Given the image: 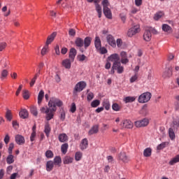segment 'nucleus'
I'll return each instance as SVG.
<instances>
[{
    "label": "nucleus",
    "mask_w": 179,
    "mask_h": 179,
    "mask_svg": "<svg viewBox=\"0 0 179 179\" xmlns=\"http://www.w3.org/2000/svg\"><path fill=\"white\" fill-rule=\"evenodd\" d=\"M62 101L55 97H52L48 102L49 108L51 109V112H53V114H55L57 111V107H62Z\"/></svg>",
    "instance_id": "nucleus-1"
},
{
    "label": "nucleus",
    "mask_w": 179,
    "mask_h": 179,
    "mask_svg": "<svg viewBox=\"0 0 179 179\" xmlns=\"http://www.w3.org/2000/svg\"><path fill=\"white\" fill-rule=\"evenodd\" d=\"M75 44L76 47L82 48L85 47V48H87L90 47V44H92V38L87 36L85 40L81 38H77L75 41Z\"/></svg>",
    "instance_id": "nucleus-2"
},
{
    "label": "nucleus",
    "mask_w": 179,
    "mask_h": 179,
    "mask_svg": "<svg viewBox=\"0 0 179 179\" xmlns=\"http://www.w3.org/2000/svg\"><path fill=\"white\" fill-rule=\"evenodd\" d=\"M87 86V84L85 81H80L78 82L73 91V94L74 96H78V93H80Z\"/></svg>",
    "instance_id": "nucleus-3"
},
{
    "label": "nucleus",
    "mask_w": 179,
    "mask_h": 179,
    "mask_svg": "<svg viewBox=\"0 0 179 179\" xmlns=\"http://www.w3.org/2000/svg\"><path fill=\"white\" fill-rule=\"evenodd\" d=\"M41 112L43 114H46V120L47 121H51L52 118H54V113L51 112V108L48 107H42L41 108Z\"/></svg>",
    "instance_id": "nucleus-4"
},
{
    "label": "nucleus",
    "mask_w": 179,
    "mask_h": 179,
    "mask_svg": "<svg viewBox=\"0 0 179 179\" xmlns=\"http://www.w3.org/2000/svg\"><path fill=\"white\" fill-rule=\"evenodd\" d=\"M150 99H152V94L150 92L143 93L138 97V103H148Z\"/></svg>",
    "instance_id": "nucleus-5"
},
{
    "label": "nucleus",
    "mask_w": 179,
    "mask_h": 179,
    "mask_svg": "<svg viewBox=\"0 0 179 179\" xmlns=\"http://www.w3.org/2000/svg\"><path fill=\"white\" fill-rule=\"evenodd\" d=\"M139 31H141L139 25H135L133 27L129 29L127 31V36L128 37H134V36L137 34V33H139Z\"/></svg>",
    "instance_id": "nucleus-6"
},
{
    "label": "nucleus",
    "mask_w": 179,
    "mask_h": 179,
    "mask_svg": "<svg viewBox=\"0 0 179 179\" xmlns=\"http://www.w3.org/2000/svg\"><path fill=\"white\" fill-rule=\"evenodd\" d=\"M135 127L136 128H142V127H148L149 125V120L144 118L141 120H138L134 122Z\"/></svg>",
    "instance_id": "nucleus-7"
},
{
    "label": "nucleus",
    "mask_w": 179,
    "mask_h": 179,
    "mask_svg": "<svg viewBox=\"0 0 179 179\" xmlns=\"http://www.w3.org/2000/svg\"><path fill=\"white\" fill-rule=\"evenodd\" d=\"M106 41L108 44H109V45H110V47H112L113 48H115V47H117L115 39L114 38V36H113V35L111 34L107 35Z\"/></svg>",
    "instance_id": "nucleus-8"
},
{
    "label": "nucleus",
    "mask_w": 179,
    "mask_h": 179,
    "mask_svg": "<svg viewBox=\"0 0 179 179\" xmlns=\"http://www.w3.org/2000/svg\"><path fill=\"white\" fill-rule=\"evenodd\" d=\"M117 160H120L123 163H128V162H129V158L127 156V153H125V152H121L117 155Z\"/></svg>",
    "instance_id": "nucleus-9"
},
{
    "label": "nucleus",
    "mask_w": 179,
    "mask_h": 179,
    "mask_svg": "<svg viewBox=\"0 0 179 179\" xmlns=\"http://www.w3.org/2000/svg\"><path fill=\"white\" fill-rule=\"evenodd\" d=\"M113 66V69L117 71V73H122L124 72V66H121V62H114Z\"/></svg>",
    "instance_id": "nucleus-10"
},
{
    "label": "nucleus",
    "mask_w": 179,
    "mask_h": 179,
    "mask_svg": "<svg viewBox=\"0 0 179 179\" xmlns=\"http://www.w3.org/2000/svg\"><path fill=\"white\" fill-rule=\"evenodd\" d=\"M120 127L122 128H127L129 129H130L131 128H133L134 127V124L132 123V122L131 120H123L121 123H120Z\"/></svg>",
    "instance_id": "nucleus-11"
},
{
    "label": "nucleus",
    "mask_w": 179,
    "mask_h": 179,
    "mask_svg": "<svg viewBox=\"0 0 179 179\" xmlns=\"http://www.w3.org/2000/svg\"><path fill=\"white\" fill-rule=\"evenodd\" d=\"M108 60L113 62V64L114 62H120V55L117 53L112 54L108 57Z\"/></svg>",
    "instance_id": "nucleus-12"
},
{
    "label": "nucleus",
    "mask_w": 179,
    "mask_h": 179,
    "mask_svg": "<svg viewBox=\"0 0 179 179\" xmlns=\"http://www.w3.org/2000/svg\"><path fill=\"white\" fill-rule=\"evenodd\" d=\"M151 30L152 29L150 28L145 29L143 34V38L145 41H150V40H152V33L150 32Z\"/></svg>",
    "instance_id": "nucleus-13"
},
{
    "label": "nucleus",
    "mask_w": 179,
    "mask_h": 179,
    "mask_svg": "<svg viewBox=\"0 0 179 179\" xmlns=\"http://www.w3.org/2000/svg\"><path fill=\"white\" fill-rule=\"evenodd\" d=\"M58 139L62 143H65V142H68L69 138L66 134L62 133L59 134Z\"/></svg>",
    "instance_id": "nucleus-14"
},
{
    "label": "nucleus",
    "mask_w": 179,
    "mask_h": 179,
    "mask_svg": "<svg viewBox=\"0 0 179 179\" xmlns=\"http://www.w3.org/2000/svg\"><path fill=\"white\" fill-rule=\"evenodd\" d=\"M76 49H75L74 48H72L70 49V52H69V58L71 61V62H73V61H75V57H76Z\"/></svg>",
    "instance_id": "nucleus-15"
},
{
    "label": "nucleus",
    "mask_w": 179,
    "mask_h": 179,
    "mask_svg": "<svg viewBox=\"0 0 179 179\" xmlns=\"http://www.w3.org/2000/svg\"><path fill=\"white\" fill-rule=\"evenodd\" d=\"M15 142L17 145H24V137L19 134L15 136Z\"/></svg>",
    "instance_id": "nucleus-16"
},
{
    "label": "nucleus",
    "mask_w": 179,
    "mask_h": 179,
    "mask_svg": "<svg viewBox=\"0 0 179 179\" xmlns=\"http://www.w3.org/2000/svg\"><path fill=\"white\" fill-rule=\"evenodd\" d=\"M89 145V141L87 138H84L82 140L81 143L80 144V148L81 150H85V149H87V146Z\"/></svg>",
    "instance_id": "nucleus-17"
},
{
    "label": "nucleus",
    "mask_w": 179,
    "mask_h": 179,
    "mask_svg": "<svg viewBox=\"0 0 179 179\" xmlns=\"http://www.w3.org/2000/svg\"><path fill=\"white\" fill-rule=\"evenodd\" d=\"M55 37H57V32H53L48 37L45 44H47V45L51 44V43L54 41V38H55Z\"/></svg>",
    "instance_id": "nucleus-18"
},
{
    "label": "nucleus",
    "mask_w": 179,
    "mask_h": 179,
    "mask_svg": "<svg viewBox=\"0 0 179 179\" xmlns=\"http://www.w3.org/2000/svg\"><path fill=\"white\" fill-rule=\"evenodd\" d=\"M99 132V125H94L88 131V135H94V134H97Z\"/></svg>",
    "instance_id": "nucleus-19"
},
{
    "label": "nucleus",
    "mask_w": 179,
    "mask_h": 179,
    "mask_svg": "<svg viewBox=\"0 0 179 179\" xmlns=\"http://www.w3.org/2000/svg\"><path fill=\"white\" fill-rule=\"evenodd\" d=\"M103 13L108 19H113V14L111 13V10L108 7L103 8Z\"/></svg>",
    "instance_id": "nucleus-20"
},
{
    "label": "nucleus",
    "mask_w": 179,
    "mask_h": 179,
    "mask_svg": "<svg viewBox=\"0 0 179 179\" xmlns=\"http://www.w3.org/2000/svg\"><path fill=\"white\" fill-rule=\"evenodd\" d=\"M72 62V60L69 59H66L62 61V65L66 68V69H71V63Z\"/></svg>",
    "instance_id": "nucleus-21"
},
{
    "label": "nucleus",
    "mask_w": 179,
    "mask_h": 179,
    "mask_svg": "<svg viewBox=\"0 0 179 179\" xmlns=\"http://www.w3.org/2000/svg\"><path fill=\"white\" fill-rule=\"evenodd\" d=\"M162 30L169 34L173 32V29L167 24H162Z\"/></svg>",
    "instance_id": "nucleus-22"
},
{
    "label": "nucleus",
    "mask_w": 179,
    "mask_h": 179,
    "mask_svg": "<svg viewBox=\"0 0 179 179\" xmlns=\"http://www.w3.org/2000/svg\"><path fill=\"white\" fill-rule=\"evenodd\" d=\"M55 165V164H54V162L48 161L46 163V170H47V171H52V169H54Z\"/></svg>",
    "instance_id": "nucleus-23"
},
{
    "label": "nucleus",
    "mask_w": 179,
    "mask_h": 179,
    "mask_svg": "<svg viewBox=\"0 0 179 179\" xmlns=\"http://www.w3.org/2000/svg\"><path fill=\"white\" fill-rule=\"evenodd\" d=\"M94 45L96 50L101 48V41L100 40V37L99 36L95 37Z\"/></svg>",
    "instance_id": "nucleus-24"
},
{
    "label": "nucleus",
    "mask_w": 179,
    "mask_h": 179,
    "mask_svg": "<svg viewBox=\"0 0 179 179\" xmlns=\"http://www.w3.org/2000/svg\"><path fill=\"white\" fill-rule=\"evenodd\" d=\"M20 117L24 120L29 117V112L26 109H22L20 112Z\"/></svg>",
    "instance_id": "nucleus-25"
},
{
    "label": "nucleus",
    "mask_w": 179,
    "mask_h": 179,
    "mask_svg": "<svg viewBox=\"0 0 179 179\" xmlns=\"http://www.w3.org/2000/svg\"><path fill=\"white\" fill-rule=\"evenodd\" d=\"M43 99H44V90H41L38 95V104L40 106L41 102L43 101Z\"/></svg>",
    "instance_id": "nucleus-26"
},
{
    "label": "nucleus",
    "mask_w": 179,
    "mask_h": 179,
    "mask_svg": "<svg viewBox=\"0 0 179 179\" xmlns=\"http://www.w3.org/2000/svg\"><path fill=\"white\" fill-rule=\"evenodd\" d=\"M143 156L145 157H150L152 156V148H147L143 151Z\"/></svg>",
    "instance_id": "nucleus-27"
},
{
    "label": "nucleus",
    "mask_w": 179,
    "mask_h": 179,
    "mask_svg": "<svg viewBox=\"0 0 179 179\" xmlns=\"http://www.w3.org/2000/svg\"><path fill=\"white\" fill-rule=\"evenodd\" d=\"M73 162V158L72 157L66 156L63 159L64 164H71Z\"/></svg>",
    "instance_id": "nucleus-28"
},
{
    "label": "nucleus",
    "mask_w": 179,
    "mask_h": 179,
    "mask_svg": "<svg viewBox=\"0 0 179 179\" xmlns=\"http://www.w3.org/2000/svg\"><path fill=\"white\" fill-rule=\"evenodd\" d=\"M44 132H45L47 138H48V136H50V132H51V127H50L49 123L45 124Z\"/></svg>",
    "instance_id": "nucleus-29"
},
{
    "label": "nucleus",
    "mask_w": 179,
    "mask_h": 179,
    "mask_svg": "<svg viewBox=\"0 0 179 179\" xmlns=\"http://www.w3.org/2000/svg\"><path fill=\"white\" fill-rule=\"evenodd\" d=\"M136 100V97L135 96H127L123 99V101L124 103H132Z\"/></svg>",
    "instance_id": "nucleus-30"
},
{
    "label": "nucleus",
    "mask_w": 179,
    "mask_h": 179,
    "mask_svg": "<svg viewBox=\"0 0 179 179\" xmlns=\"http://www.w3.org/2000/svg\"><path fill=\"white\" fill-rule=\"evenodd\" d=\"M169 136L171 141H174L176 139V133H174V130L173 128H169Z\"/></svg>",
    "instance_id": "nucleus-31"
},
{
    "label": "nucleus",
    "mask_w": 179,
    "mask_h": 179,
    "mask_svg": "<svg viewBox=\"0 0 179 179\" xmlns=\"http://www.w3.org/2000/svg\"><path fill=\"white\" fill-rule=\"evenodd\" d=\"M68 148H69L68 143H64L62 145L61 150L63 155H66V152H68Z\"/></svg>",
    "instance_id": "nucleus-32"
},
{
    "label": "nucleus",
    "mask_w": 179,
    "mask_h": 179,
    "mask_svg": "<svg viewBox=\"0 0 179 179\" xmlns=\"http://www.w3.org/2000/svg\"><path fill=\"white\" fill-rule=\"evenodd\" d=\"M61 163H62V160L61 159V157H56L53 160V164L55 166H61Z\"/></svg>",
    "instance_id": "nucleus-33"
},
{
    "label": "nucleus",
    "mask_w": 179,
    "mask_h": 179,
    "mask_svg": "<svg viewBox=\"0 0 179 179\" xmlns=\"http://www.w3.org/2000/svg\"><path fill=\"white\" fill-rule=\"evenodd\" d=\"M178 162H179V155H176L174 158H173L169 162V164L171 166H174V164H176V163H178Z\"/></svg>",
    "instance_id": "nucleus-34"
},
{
    "label": "nucleus",
    "mask_w": 179,
    "mask_h": 179,
    "mask_svg": "<svg viewBox=\"0 0 179 179\" xmlns=\"http://www.w3.org/2000/svg\"><path fill=\"white\" fill-rule=\"evenodd\" d=\"M13 157H14L12 154H9L6 159L7 164H12V163H15V159Z\"/></svg>",
    "instance_id": "nucleus-35"
},
{
    "label": "nucleus",
    "mask_w": 179,
    "mask_h": 179,
    "mask_svg": "<svg viewBox=\"0 0 179 179\" xmlns=\"http://www.w3.org/2000/svg\"><path fill=\"white\" fill-rule=\"evenodd\" d=\"M163 16H164V13L159 11L155 15L154 19L155 20H159V19H161V17H163Z\"/></svg>",
    "instance_id": "nucleus-36"
},
{
    "label": "nucleus",
    "mask_w": 179,
    "mask_h": 179,
    "mask_svg": "<svg viewBox=\"0 0 179 179\" xmlns=\"http://www.w3.org/2000/svg\"><path fill=\"white\" fill-rule=\"evenodd\" d=\"M166 146H169V142H164L159 145H158V146L157 147V150H162L163 149H164V148H166Z\"/></svg>",
    "instance_id": "nucleus-37"
},
{
    "label": "nucleus",
    "mask_w": 179,
    "mask_h": 179,
    "mask_svg": "<svg viewBox=\"0 0 179 179\" xmlns=\"http://www.w3.org/2000/svg\"><path fill=\"white\" fill-rule=\"evenodd\" d=\"M22 96L24 100H29L30 95L29 94V90H24L22 91Z\"/></svg>",
    "instance_id": "nucleus-38"
},
{
    "label": "nucleus",
    "mask_w": 179,
    "mask_h": 179,
    "mask_svg": "<svg viewBox=\"0 0 179 179\" xmlns=\"http://www.w3.org/2000/svg\"><path fill=\"white\" fill-rule=\"evenodd\" d=\"M30 111L35 117H37V115H38V112H37V107L36 106H31Z\"/></svg>",
    "instance_id": "nucleus-39"
},
{
    "label": "nucleus",
    "mask_w": 179,
    "mask_h": 179,
    "mask_svg": "<svg viewBox=\"0 0 179 179\" xmlns=\"http://www.w3.org/2000/svg\"><path fill=\"white\" fill-rule=\"evenodd\" d=\"M83 156V154L80 152H77L75 155V160L76 162H79L82 159V157Z\"/></svg>",
    "instance_id": "nucleus-40"
},
{
    "label": "nucleus",
    "mask_w": 179,
    "mask_h": 179,
    "mask_svg": "<svg viewBox=\"0 0 179 179\" xmlns=\"http://www.w3.org/2000/svg\"><path fill=\"white\" fill-rule=\"evenodd\" d=\"M99 106H100V101L98 99L94 100L91 103V106L94 108H96V107H99Z\"/></svg>",
    "instance_id": "nucleus-41"
},
{
    "label": "nucleus",
    "mask_w": 179,
    "mask_h": 179,
    "mask_svg": "<svg viewBox=\"0 0 179 179\" xmlns=\"http://www.w3.org/2000/svg\"><path fill=\"white\" fill-rule=\"evenodd\" d=\"M96 10L98 13L99 17H101V6H100V5H99V3L96 4Z\"/></svg>",
    "instance_id": "nucleus-42"
},
{
    "label": "nucleus",
    "mask_w": 179,
    "mask_h": 179,
    "mask_svg": "<svg viewBox=\"0 0 179 179\" xmlns=\"http://www.w3.org/2000/svg\"><path fill=\"white\" fill-rule=\"evenodd\" d=\"M38 78V74L35 75L33 78H31V82L29 83V85L31 87H33L34 86V83H36V80H37V78Z\"/></svg>",
    "instance_id": "nucleus-43"
},
{
    "label": "nucleus",
    "mask_w": 179,
    "mask_h": 179,
    "mask_svg": "<svg viewBox=\"0 0 179 179\" xmlns=\"http://www.w3.org/2000/svg\"><path fill=\"white\" fill-rule=\"evenodd\" d=\"M103 106L105 108V110H110V101H108V100H104L103 102Z\"/></svg>",
    "instance_id": "nucleus-44"
},
{
    "label": "nucleus",
    "mask_w": 179,
    "mask_h": 179,
    "mask_svg": "<svg viewBox=\"0 0 179 179\" xmlns=\"http://www.w3.org/2000/svg\"><path fill=\"white\" fill-rule=\"evenodd\" d=\"M6 118L8 120V121H12V113L10 110H8L6 113Z\"/></svg>",
    "instance_id": "nucleus-45"
},
{
    "label": "nucleus",
    "mask_w": 179,
    "mask_h": 179,
    "mask_svg": "<svg viewBox=\"0 0 179 179\" xmlns=\"http://www.w3.org/2000/svg\"><path fill=\"white\" fill-rule=\"evenodd\" d=\"M78 59L80 62H83V61H86V59H87V57L85 55H79L78 56Z\"/></svg>",
    "instance_id": "nucleus-46"
},
{
    "label": "nucleus",
    "mask_w": 179,
    "mask_h": 179,
    "mask_svg": "<svg viewBox=\"0 0 179 179\" xmlns=\"http://www.w3.org/2000/svg\"><path fill=\"white\" fill-rule=\"evenodd\" d=\"M45 156L48 159H51V158L54 157V153L51 150H48L45 152Z\"/></svg>",
    "instance_id": "nucleus-47"
},
{
    "label": "nucleus",
    "mask_w": 179,
    "mask_h": 179,
    "mask_svg": "<svg viewBox=\"0 0 179 179\" xmlns=\"http://www.w3.org/2000/svg\"><path fill=\"white\" fill-rule=\"evenodd\" d=\"M94 99V94L93 92H90L87 94V101H92Z\"/></svg>",
    "instance_id": "nucleus-48"
},
{
    "label": "nucleus",
    "mask_w": 179,
    "mask_h": 179,
    "mask_svg": "<svg viewBox=\"0 0 179 179\" xmlns=\"http://www.w3.org/2000/svg\"><path fill=\"white\" fill-rule=\"evenodd\" d=\"M112 108L114 111H120L121 107L120 106V105H118V103H113L112 106Z\"/></svg>",
    "instance_id": "nucleus-49"
},
{
    "label": "nucleus",
    "mask_w": 179,
    "mask_h": 179,
    "mask_svg": "<svg viewBox=\"0 0 179 179\" xmlns=\"http://www.w3.org/2000/svg\"><path fill=\"white\" fill-rule=\"evenodd\" d=\"M116 45L117 48H122V39L121 38H117L116 41Z\"/></svg>",
    "instance_id": "nucleus-50"
},
{
    "label": "nucleus",
    "mask_w": 179,
    "mask_h": 179,
    "mask_svg": "<svg viewBox=\"0 0 179 179\" xmlns=\"http://www.w3.org/2000/svg\"><path fill=\"white\" fill-rule=\"evenodd\" d=\"M97 51H99L100 54H107L108 51H107V48H104V47H101L100 48H99L97 50Z\"/></svg>",
    "instance_id": "nucleus-51"
},
{
    "label": "nucleus",
    "mask_w": 179,
    "mask_h": 179,
    "mask_svg": "<svg viewBox=\"0 0 179 179\" xmlns=\"http://www.w3.org/2000/svg\"><path fill=\"white\" fill-rule=\"evenodd\" d=\"M48 50V45H47V43H45V45L41 50V55H45V54H47Z\"/></svg>",
    "instance_id": "nucleus-52"
},
{
    "label": "nucleus",
    "mask_w": 179,
    "mask_h": 179,
    "mask_svg": "<svg viewBox=\"0 0 179 179\" xmlns=\"http://www.w3.org/2000/svg\"><path fill=\"white\" fill-rule=\"evenodd\" d=\"M13 148H15V144H13V143H10L9 147H8V153H9V155H12Z\"/></svg>",
    "instance_id": "nucleus-53"
},
{
    "label": "nucleus",
    "mask_w": 179,
    "mask_h": 179,
    "mask_svg": "<svg viewBox=\"0 0 179 179\" xmlns=\"http://www.w3.org/2000/svg\"><path fill=\"white\" fill-rule=\"evenodd\" d=\"M137 80H138V74L136 73L134 76H133L130 78V83H134V82H136Z\"/></svg>",
    "instance_id": "nucleus-54"
},
{
    "label": "nucleus",
    "mask_w": 179,
    "mask_h": 179,
    "mask_svg": "<svg viewBox=\"0 0 179 179\" xmlns=\"http://www.w3.org/2000/svg\"><path fill=\"white\" fill-rule=\"evenodd\" d=\"M69 34L72 37H75V36L76 35V31L73 29H70L69 31Z\"/></svg>",
    "instance_id": "nucleus-55"
},
{
    "label": "nucleus",
    "mask_w": 179,
    "mask_h": 179,
    "mask_svg": "<svg viewBox=\"0 0 179 179\" xmlns=\"http://www.w3.org/2000/svg\"><path fill=\"white\" fill-rule=\"evenodd\" d=\"M120 57H121V59H128V56L127 55V52H124V51L120 52Z\"/></svg>",
    "instance_id": "nucleus-56"
},
{
    "label": "nucleus",
    "mask_w": 179,
    "mask_h": 179,
    "mask_svg": "<svg viewBox=\"0 0 179 179\" xmlns=\"http://www.w3.org/2000/svg\"><path fill=\"white\" fill-rule=\"evenodd\" d=\"M70 111L71 113H75L76 111V104L75 103H71Z\"/></svg>",
    "instance_id": "nucleus-57"
},
{
    "label": "nucleus",
    "mask_w": 179,
    "mask_h": 179,
    "mask_svg": "<svg viewBox=\"0 0 179 179\" xmlns=\"http://www.w3.org/2000/svg\"><path fill=\"white\" fill-rule=\"evenodd\" d=\"M102 5L103 6V9L106 8H108V6L110 5V3H108V0H103L102 1Z\"/></svg>",
    "instance_id": "nucleus-58"
},
{
    "label": "nucleus",
    "mask_w": 179,
    "mask_h": 179,
    "mask_svg": "<svg viewBox=\"0 0 179 179\" xmlns=\"http://www.w3.org/2000/svg\"><path fill=\"white\" fill-rule=\"evenodd\" d=\"M120 19L123 23H125V21L127 20V15L124 13H121L120 15Z\"/></svg>",
    "instance_id": "nucleus-59"
},
{
    "label": "nucleus",
    "mask_w": 179,
    "mask_h": 179,
    "mask_svg": "<svg viewBox=\"0 0 179 179\" xmlns=\"http://www.w3.org/2000/svg\"><path fill=\"white\" fill-rule=\"evenodd\" d=\"M6 76H8V70H3L1 71V79L6 78Z\"/></svg>",
    "instance_id": "nucleus-60"
},
{
    "label": "nucleus",
    "mask_w": 179,
    "mask_h": 179,
    "mask_svg": "<svg viewBox=\"0 0 179 179\" xmlns=\"http://www.w3.org/2000/svg\"><path fill=\"white\" fill-rule=\"evenodd\" d=\"M9 141H10V137L9 136V134H6L4 138V143L6 145H8L9 143Z\"/></svg>",
    "instance_id": "nucleus-61"
},
{
    "label": "nucleus",
    "mask_w": 179,
    "mask_h": 179,
    "mask_svg": "<svg viewBox=\"0 0 179 179\" xmlns=\"http://www.w3.org/2000/svg\"><path fill=\"white\" fill-rule=\"evenodd\" d=\"M1 63L3 64V68H7L9 65V61H7L6 59H3Z\"/></svg>",
    "instance_id": "nucleus-62"
},
{
    "label": "nucleus",
    "mask_w": 179,
    "mask_h": 179,
    "mask_svg": "<svg viewBox=\"0 0 179 179\" xmlns=\"http://www.w3.org/2000/svg\"><path fill=\"white\" fill-rule=\"evenodd\" d=\"M6 48V43L3 42L0 43V51H3Z\"/></svg>",
    "instance_id": "nucleus-63"
},
{
    "label": "nucleus",
    "mask_w": 179,
    "mask_h": 179,
    "mask_svg": "<svg viewBox=\"0 0 179 179\" xmlns=\"http://www.w3.org/2000/svg\"><path fill=\"white\" fill-rule=\"evenodd\" d=\"M36 131H32L31 136H30V141L31 142H34V138H36Z\"/></svg>",
    "instance_id": "nucleus-64"
}]
</instances>
